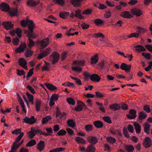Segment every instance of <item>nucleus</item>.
I'll return each mask as SVG.
<instances>
[{
    "mask_svg": "<svg viewBox=\"0 0 152 152\" xmlns=\"http://www.w3.org/2000/svg\"><path fill=\"white\" fill-rule=\"evenodd\" d=\"M49 42V39L48 38H45L41 40L37 41V45L41 47V49H43L45 48L48 45Z\"/></svg>",
    "mask_w": 152,
    "mask_h": 152,
    "instance_id": "nucleus-1",
    "label": "nucleus"
},
{
    "mask_svg": "<svg viewBox=\"0 0 152 152\" xmlns=\"http://www.w3.org/2000/svg\"><path fill=\"white\" fill-rule=\"evenodd\" d=\"M59 54L56 52H53L50 56V59L53 64L56 63L58 61Z\"/></svg>",
    "mask_w": 152,
    "mask_h": 152,
    "instance_id": "nucleus-2",
    "label": "nucleus"
},
{
    "mask_svg": "<svg viewBox=\"0 0 152 152\" xmlns=\"http://www.w3.org/2000/svg\"><path fill=\"white\" fill-rule=\"evenodd\" d=\"M36 121V119H35L34 116H31L30 118L27 116L25 117L23 119V122L30 124H33Z\"/></svg>",
    "mask_w": 152,
    "mask_h": 152,
    "instance_id": "nucleus-3",
    "label": "nucleus"
},
{
    "mask_svg": "<svg viewBox=\"0 0 152 152\" xmlns=\"http://www.w3.org/2000/svg\"><path fill=\"white\" fill-rule=\"evenodd\" d=\"M52 50L51 49L48 48L39 54L37 57V58L40 60L43 58L47 56L51 52Z\"/></svg>",
    "mask_w": 152,
    "mask_h": 152,
    "instance_id": "nucleus-4",
    "label": "nucleus"
},
{
    "mask_svg": "<svg viewBox=\"0 0 152 152\" xmlns=\"http://www.w3.org/2000/svg\"><path fill=\"white\" fill-rule=\"evenodd\" d=\"M42 104V101L40 99L37 98L35 99L34 104L35 110L37 112L40 110Z\"/></svg>",
    "mask_w": 152,
    "mask_h": 152,
    "instance_id": "nucleus-5",
    "label": "nucleus"
},
{
    "mask_svg": "<svg viewBox=\"0 0 152 152\" xmlns=\"http://www.w3.org/2000/svg\"><path fill=\"white\" fill-rule=\"evenodd\" d=\"M87 140L88 142L90 143V145H95L98 142V140L96 137L88 136L87 138Z\"/></svg>",
    "mask_w": 152,
    "mask_h": 152,
    "instance_id": "nucleus-6",
    "label": "nucleus"
},
{
    "mask_svg": "<svg viewBox=\"0 0 152 152\" xmlns=\"http://www.w3.org/2000/svg\"><path fill=\"white\" fill-rule=\"evenodd\" d=\"M143 145L146 148H149L152 144V142L149 137H146L143 142Z\"/></svg>",
    "mask_w": 152,
    "mask_h": 152,
    "instance_id": "nucleus-7",
    "label": "nucleus"
},
{
    "mask_svg": "<svg viewBox=\"0 0 152 152\" xmlns=\"http://www.w3.org/2000/svg\"><path fill=\"white\" fill-rule=\"evenodd\" d=\"M2 25L6 30H8L12 29L14 25L10 21H4L3 22Z\"/></svg>",
    "mask_w": 152,
    "mask_h": 152,
    "instance_id": "nucleus-8",
    "label": "nucleus"
},
{
    "mask_svg": "<svg viewBox=\"0 0 152 152\" xmlns=\"http://www.w3.org/2000/svg\"><path fill=\"white\" fill-rule=\"evenodd\" d=\"M26 44L25 43H22L19 47L17 48L15 51L16 53L23 52L26 48Z\"/></svg>",
    "mask_w": 152,
    "mask_h": 152,
    "instance_id": "nucleus-9",
    "label": "nucleus"
},
{
    "mask_svg": "<svg viewBox=\"0 0 152 152\" xmlns=\"http://www.w3.org/2000/svg\"><path fill=\"white\" fill-rule=\"evenodd\" d=\"M40 3L39 0H28L27 2V4L28 6L31 7H35L38 5Z\"/></svg>",
    "mask_w": 152,
    "mask_h": 152,
    "instance_id": "nucleus-10",
    "label": "nucleus"
},
{
    "mask_svg": "<svg viewBox=\"0 0 152 152\" xmlns=\"http://www.w3.org/2000/svg\"><path fill=\"white\" fill-rule=\"evenodd\" d=\"M120 16L124 18L127 19H130L133 17L130 12L127 11L122 12L120 14Z\"/></svg>",
    "mask_w": 152,
    "mask_h": 152,
    "instance_id": "nucleus-11",
    "label": "nucleus"
},
{
    "mask_svg": "<svg viewBox=\"0 0 152 152\" xmlns=\"http://www.w3.org/2000/svg\"><path fill=\"white\" fill-rule=\"evenodd\" d=\"M18 64L19 65L22 67L23 68L27 70L28 69L27 66V62L26 60L23 58L19 59L18 60Z\"/></svg>",
    "mask_w": 152,
    "mask_h": 152,
    "instance_id": "nucleus-12",
    "label": "nucleus"
},
{
    "mask_svg": "<svg viewBox=\"0 0 152 152\" xmlns=\"http://www.w3.org/2000/svg\"><path fill=\"white\" fill-rule=\"evenodd\" d=\"M131 12L133 15L137 16H140L142 13V12L141 10L137 8L131 9Z\"/></svg>",
    "mask_w": 152,
    "mask_h": 152,
    "instance_id": "nucleus-13",
    "label": "nucleus"
},
{
    "mask_svg": "<svg viewBox=\"0 0 152 152\" xmlns=\"http://www.w3.org/2000/svg\"><path fill=\"white\" fill-rule=\"evenodd\" d=\"M45 146V142L42 140H40L37 145V149L40 151H42L44 149Z\"/></svg>",
    "mask_w": 152,
    "mask_h": 152,
    "instance_id": "nucleus-14",
    "label": "nucleus"
},
{
    "mask_svg": "<svg viewBox=\"0 0 152 152\" xmlns=\"http://www.w3.org/2000/svg\"><path fill=\"white\" fill-rule=\"evenodd\" d=\"M17 96H18V102L22 109V110L23 112H24L25 113V114H26V110L25 109V105L23 102L22 100V98L18 94H17Z\"/></svg>",
    "mask_w": 152,
    "mask_h": 152,
    "instance_id": "nucleus-15",
    "label": "nucleus"
},
{
    "mask_svg": "<svg viewBox=\"0 0 152 152\" xmlns=\"http://www.w3.org/2000/svg\"><path fill=\"white\" fill-rule=\"evenodd\" d=\"M131 67V65H127L125 63H123L121 64L120 68L121 69L125 70L126 72H127L130 71Z\"/></svg>",
    "mask_w": 152,
    "mask_h": 152,
    "instance_id": "nucleus-16",
    "label": "nucleus"
},
{
    "mask_svg": "<svg viewBox=\"0 0 152 152\" xmlns=\"http://www.w3.org/2000/svg\"><path fill=\"white\" fill-rule=\"evenodd\" d=\"M100 77L97 74H95L92 75L90 77V80L95 82H99L101 80Z\"/></svg>",
    "mask_w": 152,
    "mask_h": 152,
    "instance_id": "nucleus-17",
    "label": "nucleus"
},
{
    "mask_svg": "<svg viewBox=\"0 0 152 152\" xmlns=\"http://www.w3.org/2000/svg\"><path fill=\"white\" fill-rule=\"evenodd\" d=\"M137 112L134 109H131L129 111V114L127 115L128 118L130 119L134 118L136 116Z\"/></svg>",
    "mask_w": 152,
    "mask_h": 152,
    "instance_id": "nucleus-18",
    "label": "nucleus"
},
{
    "mask_svg": "<svg viewBox=\"0 0 152 152\" xmlns=\"http://www.w3.org/2000/svg\"><path fill=\"white\" fill-rule=\"evenodd\" d=\"M99 59V56L97 54L92 56L91 58V62L90 64L91 65L96 64L98 62Z\"/></svg>",
    "mask_w": 152,
    "mask_h": 152,
    "instance_id": "nucleus-19",
    "label": "nucleus"
},
{
    "mask_svg": "<svg viewBox=\"0 0 152 152\" xmlns=\"http://www.w3.org/2000/svg\"><path fill=\"white\" fill-rule=\"evenodd\" d=\"M0 9L4 12H8L9 11V7L6 3H3L0 5Z\"/></svg>",
    "mask_w": 152,
    "mask_h": 152,
    "instance_id": "nucleus-20",
    "label": "nucleus"
},
{
    "mask_svg": "<svg viewBox=\"0 0 152 152\" xmlns=\"http://www.w3.org/2000/svg\"><path fill=\"white\" fill-rule=\"evenodd\" d=\"M140 36L138 32L132 33L130 34L124 36V37L125 39H127L132 37L138 38Z\"/></svg>",
    "mask_w": 152,
    "mask_h": 152,
    "instance_id": "nucleus-21",
    "label": "nucleus"
},
{
    "mask_svg": "<svg viewBox=\"0 0 152 152\" xmlns=\"http://www.w3.org/2000/svg\"><path fill=\"white\" fill-rule=\"evenodd\" d=\"M27 25L30 32L33 33V29L34 26L33 21L32 20H28Z\"/></svg>",
    "mask_w": 152,
    "mask_h": 152,
    "instance_id": "nucleus-22",
    "label": "nucleus"
},
{
    "mask_svg": "<svg viewBox=\"0 0 152 152\" xmlns=\"http://www.w3.org/2000/svg\"><path fill=\"white\" fill-rule=\"evenodd\" d=\"M134 48H135V50L139 52H141L145 51L146 49L142 46L141 45H137L134 46Z\"/></svg>",
    "mask_w": 152,
    "mask_h": 152,
    "instance_id": "nucleus-23",
    "label": "nucleus"
},
{
    "mask_svg": "<svg viewBox=\"0 0 152 152\" xmlns=\"http://www.w3.org/2000/svg\"><path fill=\"white\" fill-rule=\"evenodd\" d=\"M136 28L137 30V32H138V34H139L140 36L142 34H143L145 33L147 31L146 29L143 27H137Z\"/></svg>",
    "mask_w": 152,
    "mask_h": 152,
    "instance_id": "nucleus-24",
    "label": "nucleus"
},
{
    "mask_svg": "<svg viewBox=\"0 0 152 152\" xmlns=\"http://www.w3.org/2000/svg\"><path fill=\"white\" fill-rule=\"evenodd\" d=\"M134 126L136 132L137 133H140L141 131V127L140 124L138 123L135 122Z\"/></svg>",
    "mask_w": 152,
    "mask_h": 152,
    "instance_id": "nucleus-25",
    "label": "nucleus"
},
{
    "mask_svg": "<svg viewBox=\"0 0 152 152\" xmlns=\"http://www.w3.org/2000/svg\"><path fill=\"white\" fill-rule=\"evenodd\" d=\"M96 150V148L94 145H89L86 148V152H95Z\"/></svg>",
    "mask_w": 152,
    "mask_h": 152,
    "instance_id": "nucleus-26",
    "label": "nucleus"
},
{
    "mask_svg": "<svg viewBox=\"0 0 152 152\" xmlns=\"http://www.w3.org/2000/svg\"><path fill=\"white\" fill-rule=\"evenodd\" d=\"M67 124L69 127L72 128H74L76 124L75 121L72 119L68 120L67 121Z\"/></svg>",
    "mask_w": 152,
    "mask_h": 152,
    "instance_id": "nucleus-27",
    "label": "nucleus"
},
{
    "mask_svg": "<svg viewBox=\"0 0 152 152\" xmlns=\"http://www.w3.org/2000/svg\"><path fill=\"white\" fill-rule=\"evenodd\" d=\"M94 124L96 128H100L103 127V123L100 121H96L94 122Z\"/></svg>",
    "mask_w": 152,
    "mask_h": 152,
    "instance_id": "nucleus-28",
    "label": "nucleus"
},
{
    "mask_svg": "<svg viewBox=\"0 0 152 152\" xmlns=\"http://www.w3.org/2000/svg\"><path fill=\"white\" fill-rule=\"evenodd\" d=\"M45 86L50 90L51 91H54L57 90L56 87L54 86L53 85L50 83H45Z\"/></svg>",
    "mask_w": 152,
    "mask_h": 152,
    "instance_id": "nucleus-29",
    "label": "nucleus"
},
{
    "mask_svg": "<svg viewBox=\"0 0 152 152\" xmlns=\"http://www.w3.org/2000/svg\"><path fill=\"white\" fill-rule=\"evenodd\" d=\"M85 0H71L72 4L74 6L78 7L80 5V3Z\"/></svg>",
    "mask_w": 152,
    "mask_h": 152,
    "instance_id": "nucleus-30",
    "label": "nucleus"
},
{
    "mask_svg": "<svg viewBox=\"0 0 152 152\" xmlns=\"http://www.w3.org/2000/svg\"><path fill=\"white\" fill-rule=\"evenodd\" d=\"M110 108L111 109L114 111L119 110L121 108L119 105L117 104H114L110 106Z\"/></svg>",
    "mask_w": 152,
    "mask_h": 152,
    "instance_id": "nucleus-31",
    "label": "nucleus"
},
{
    "mask_svg": "<svg viewBox=\"0 0 152 152\" xmlns=\"http://www.w3.org/2000/svg\"><path fill=\"white\" fill-rule=\"evenodd\" d=\"M11 16H16L18 15V9H13L10 10L9 11Z\"/></svg>",
    "mask_w": 152,
    "mask_h": 152,
    "instance_id": "nucleus-32",
    "label": "nucleus"
},
{
    "mask_svg": "<svg viewBox=\"0 0 152 152\" xmlns=\"http://www.w3.org/2000/svg\"><path fill=\"white\" fill-rule=\"evenodd\" d=\"M76 15V17L77 18L80 19H83L84 18V17L81 14L80 10H77L75 11Z\"/></svg>",
    "mask_w": 152,
    "mask_h": 152,
    "instance_id": "nucleus-33",
    "label": "nucleus"
},
{
    "mask_svg": "<svg viewBox=\"0 0 152 152\" xmlns=\"http://www.w3.org/2000/svg\"><path fill=\"white\" fill-rule=\"evenodd\" d=\"M26 95L28 99L29 102H31L32 104H33L34 96L28 92H26Z\"/></svg>",
    "mask_w": 152,
    "mask_h": 152,
    "instance_id": "nucleus-34",
    "label": "nucleus"
},
{
    "mask_svg": "<svg viewBox=\"0 0 152 152\" xmlns=\"http://www.w3.org/2000/svg\"><path fill=\"white\" fill-rule=\"evenodd\" d=\"M126 151L127 152H132L134 150V148L133 146L132 145H126L125 146Z\"/></svg>",
    "mask_w": 152,
    "mask_h": 152,
    "instance_id": "nucleus-35",
    "label": "nucleus"
},
{
    "mask_svg": "<svg viewBox=\"0 0 152 152\" xmlns=\"http://www.w3.org/2000/svg\"><path fill=\"white\" fill-rule=\"evenodd\" d=\"M75 141L78 143H81L84 144L86 143V141L83 138L80 137H77L75 139Z\"/></svg>",
    "mask_w": 152,
    "mask_h": 152,
    "instance_id": "nucleus-36",
    "label": "nucleus"
},
{
    "mask_svg": "<svg viewBox=\"0 0 152 152\" xmlns=\"http://www.w3.org/2000/svg\"><path fill=\"white\" fill-rule=\"evenodd\" d=\"M33 51L30 49H26L25 53V55L26 57L31 56L33 54Z\"/></svg>",
    "mask_w": 152,
    "mask_h": 152,
    "instance_id": "nucleus-37",
    "label": "nucleus"
},
{
    "mask_svg": "<svg viewBox=\"0 0 152 152\" xmlns=\"http://www.w3.org/2000/svg\"><path fill=\"white\" fill-rule=\"evenodd\" d=\"M36 144V140L34 139L30 140L26 145L27 147H31L35 145Z\"/></svg>",
    "mask_w": 152,
    "mask_h": 152,
    "instance_id": "nucleus-38",
    "label": "nucleus"
},
{
    "mask_svg": "<svg viewBox=\"0 0 152 152\" xmlns=\"http://www.w3.org/2000/svg\"><path fill=\"white\" fill-rule=\"evenodd\" d=\"M85 64L84 61H77L74 62L73 64L75 66H82Z\"/></svg>",
    "mask_w": 152,
    "mask_h": 152,
    "instance_id": "nucleus-39",
    "label": "nucleus"
},
{
    "mask_svg": "<svg viewBox=\"0 0 152 152\" xmlns=\"http://www.w3.org/2000/svg\"><path fill=\"white\" fill-rule=\"evenodd\" d=\"M150 125L148 123H146L145 124L144 131L146 133H149L150 130Z\"/></svg>",
    "mask_w": 152,
    "mask_h": 152,
    "instance_id": "nucleus-40",
    "label": "nucleus"
},
{
    "mask_svg": "<svg viewBox=\"0 0 152 152\" xmlns=\"http://www.w3.org/2000/svg\"><path fill=\"white\" fill-rule=\"evenodd\" d=\"M51 119V118L49 115L44 117L42 119V124H45Z\"/></svg>",
    "mask_w": 152,
    "mask_h": 152,
    "instance_id": "nucleus-41",
    "label": "nucleus"
},
{
    "mask_svg": "<svg viewBox=\"0 0 152 152\" xmlns=\"http://www.w3.org/2000/svg\"><path fill=\"white\" fill-rule=\"evenodd\" d=\"M147 114L141 111L139 115V119L140 120L145 119L147 116Z\"/></svg>",
    "mask_w": 152,
    "mask_h": 152,
    "instance_id": "nucleus-42",
    "label": "nucleus"
},
{
    "mask_svg": "<svg viewBox=\"0 0 152 152\" xmlns=\"http://www.w3.org/2000/svg\"><path fill=\"white\" fill-rule=\"evenodd\" d=\"M28 133H43L38 128L35 129L34 128L31 129V131Z\"/></svg>",
    "mask_w": 152,
    "mask_h": 152,
    "instance_id": "nucleus-43",
    "label": "nucleus"
},
{
    "mask_svg": "<svg viewBox=\"0 0 152 152\" xmlns=\"http://www.w3.org/2000/svg\"><path fill=\"white\" fill-rule=\"evenodd\" d=\"M108 142L111 143L113 144L116 142V139L115 138L111 137H107L106 138Z\"/></svg>",
    "mask_w": 152,
    "mask_h": 152,
    "instance_id": "nucleus-44",
    "label": "nucleus"
},
{
    "mask_svg": "<svg viewBox=\"0 0 152 152\" xmlns=\"http://www.w3.org/2000/svg\"><path fill=\"white\" fill-rule=\"evenodd\" d=\"M69 15V13L67 12H61L59 14V16L62 18H65Z\"/></svg>",
    "mask_w": 152,
    "mask_h": 152,
    "instance_id": "nucleus-45",
    "label": "nucleus"
},
{
    "mask_svg": "<svg viewBox=\"0 0 152 152\" xmlns=\"http://www.w3.org/2000/svg\"><path fill=\"white\" fill-rule=\"evenodd\" d=\"M85 129L88 132L92 131L93 129V125L92 124H89L86 125L85 126Z\"/></svg>",
    "mask_w": 152,
    "mask_h": 152,
    "instance_id": "nucleus-46",
    "label": "nucleus"
},
{
    "mask_svg": "<svg viewBox=\"0 0 152 152\" xmlns=\"http://www.w3.org/2000/svg\"><path fill=\"white\" fill-rule=\"evenodd\" d=\"M94 23L97 25L99 26L101 25H102L104 23V21L103 20L98 18L95 20Z\"/></svg>",
    "mask_w": 152,
    "mask_h": 152,
    "instance_id": "nucleus-47",
    "label": "nucleus"
},
{
    "mask_svg": "<svg viewBox=\"0 0 152 152\" xmlns=\"http://www.w3.org/2000/svg\"><path fill=\"white\" fill-rule=\"evenodd\" d=\"M34 68H32L30 69L27 73V75L26 76L27 80H28L29 79V78L31 77L33 74Z\"/></svg>",
    "mask_w": 152,
    "mask_h": 152,
    "instance_id": "nucleus-48",
    "label": "nucleus"
},
{
    "mask_svg": "<svg viewBox=\"0 0 152 152\" xmlns=\"http://www.w3.org/2000/svg\"><path fill=\"white\" fill-rule=\"evenodd\" d=\"M65 149V148H56L50 150L49 152H58L62 151Z\"/></svg>",
    "mask_w": 152,
    "mask_h": 152,
    "instance_id": "nucleus-49",
    "label": "nucleus"
},
{
    "mask_svg": "<svg viewBox=\"0 0 152 152\" xmlns=\"http://www.w3.org/2000/svg\"><path fill=\"white\" fill-rule=\"evenodd\" d=\"M66 101L67 102L70 104L74 105L75 104V101L74 99L72 98H67Z\"/></svg>",
    "mask_w": 152,
    "mask_h": 152,
    "instance_id": "nucleus-50",
    "label": "nucleus"
},
{
    "mask_svg": "<svg viewBox=\"0 0 152 152\" xmlns=\"http://www.w3.org/2000/svg\"><path fill=\"white\" fill-rule=\"evenodd\" d=\"M143 56L148 60H150L151 59V56L150 53H142Z\"/></svg>",
    "mask_w": 152,
    "mask_h": 152,
    "instance_id": "nucleus-51",
    "label": "nucleus"
},
{
    "mask_svg": "<svg viewBox=\"0 0 152 152\" xmlns=\"http://www.w3.org/2000/svg\"><path fill=\"white\" fill-rule=\"evenodd\" d=\"M62 85L64 86L72 87H75V85L73 83H70L69 82H65V83H63Z\"/></svg>",
    "mask_w": 152,
    "mask_h": 152,
    "instance_id": "nucleus-52",
    "label": "nucleus"
},
{
    "mask_svg": "<svg viewBox=\"0 0 152 152\" xmlns=\"http://www.w3.org/2000/svg\"><path fill=\"white\" fill-rule=\"evenodd\" d=\"M29 42L28 44V46L29 48L33 47L35 44L34 42L32 40L31 38H28Z\"/></svg>",
    "mask_w": 152,
    "mask_h": 152,
    "instance_id": "nucleus-53",
    "label": "nucleus"
},
{
    "mask_svg": "<svg viewBox=\"0 0 152 152\" xmlns=\"http://www.w3.org/2000/svg\"><path fill=\"white\" fill-rule=\"evenodd\" d=\"M53 1L55 4L61 5H63L64 3V0H53Z\"/></svg>",
    "mask_w": 152,
    "mask_h": 152,
    "instance_id": "nucleus-54",
    "label": "nucleus"
},
{
    "mask_svg": "<svg viewBox=\"0 0 152 152\" xmlns=\"http://www.w3.org/2000/svg\"><path fill=\"white\" fill-rule=\"evenodd\" d=\"M103 119L104 121L109 124H111L112 121L110 119V118L109 116H104L103 118Z\"/></svg>",
    "mask_w": 152,
    "mask_h": 152,
    "instance_id": "nucleus-55",
    "label": "nucleus"
},
{
    "mask_svg": "<svg viewBox=\"0 0 152 152\" xmlns=\"http://www.w3.org/2000/svg\"><path fill=\"white\" fill-rule=\"evenodd\" d=\"M19 147L16 142H14L12 145L11 149L16 151Z\"/></svg>",
    "mask_w": 152,
    "mask_h": 152,
    "instance_id": "nucleus-56",
    "label": "nucleus"
},
{
    "mask_svg": "<svg viewBox=\"0 0 152 152\" xmlns=\"http://www.w3.org/2000/svg\"><path fill=\"white\" fill-rule=\"evenodd\" d=\"M59 96L58 95L55 94H53L51 97L50 99L56 101H57L58 98Z\"/></svg>",
    "mask_w": 152,
    "mask_h": 152,
    "instance_id": "nucleus-57",
    "label": "nucleus"
},
{
    "mask_svg": "<svg viewBox=\"0 0 152 152\" xmlns=\"http://www.w3.org/2000/svg\"><path fill=\"white\" fill-rule=\"evenodd\" d=\"M111 150V147L107 144H106L104 145V150L107 151H110Z\"/></svg>",
    "mask_w": 152,
    "mask_h": 152,
    "instance_id": "nucleus-58",
    "label": "nucleus"
},
{
    "mask_svg": "<svg viewBox=\"0 0 152 152\" xmlns=\"http://www.w3.org/2000/svg\"><path fill=\"white\" fill-rule=\"evenodd\" d=\"M21 30L19 28H17L16 30H15V32H16V34H17L19 38L21 36Z\"/></svg>",
    "mask_w": 152,
    "mask_h": 152,
    "instance_id": "nucleus-59",
    "label": "nucleus"
},
{
    "mask_svg": "<svg viewBox=\"0 0 152 152\" xmlns=\"http://www.w3.org/2000/svg\"><path fill=\"white\" fill-rule=\"evenodd\" d=\"M72 69L75 71H77L79 72H80L82 71V69L80 67L73 66L72 67Z\"/></svg>",
    "mask_w": 152,
    "mask_h": 152,
    "instance_id": "nucleus-60",
    "label": "nucleus"
},
{
    "mask_svg": "<svg viewBox=\"0 0 152 152\" xmlns=\"http://www.w3.org/2000/svg\"><path fill=\"white\" fill-rule=\"evenodd\" d=\"M17 74L19 76H21L23 75H24L25 72L24 70H20L19 69H17Z\"/></svg>",
    "mask_w": 152,
    "mask_h": 152,
    "instance_id": "nucleus-61",
    "label": "nucleus"
},
{
    "mask_svg": "<svg viewBox=\"0 0 152 152\" xmlns=\"http://www.w3.org/2000/svg\"><path fill=\"white\" fill-rule=\"evenodd\" d=\"M124 22L121 20H119L118 21L117 23L115 24V25L118 27H121L123 24Z\"/></svg>",
    "mask_w": 152,
    "mask_h": 152,
    "instance_id": "nucleus-62",
    "label": "nucleus"
},
{
    "mask_svg": "<svg viewBox=\"0 0 152 152\" xmlns=\"http://www.w3.org/2000/svg\"><path fill=\"white\" fill-rule=\"evenodd\" d=\"M98 5H99V6L97 7V8L99 10H103L107 8V6L103 4L99 3Z\"/></svg>",
    "mask_w": 152,
    "mask_h": 152,
    "instance_id": "nucleus-63",
    "label": "nucleus"
},
{
    "mask_svg": "<svg viewBox=\"0 0 152 152\" xmlns=\"http://www.w3.org/2000/svg\"><path fill=\"white\" fill-rule=\"evenodd\" d=\"M92 10L91 9H88L85 10L83 13L84 15H89L91 14Z\"/></svg>",
    "mask_w": 152,
    "mask_h": 152,
    "instance_id": "nucleus-64",
    "label": "nucleus"
}]
</instances>
